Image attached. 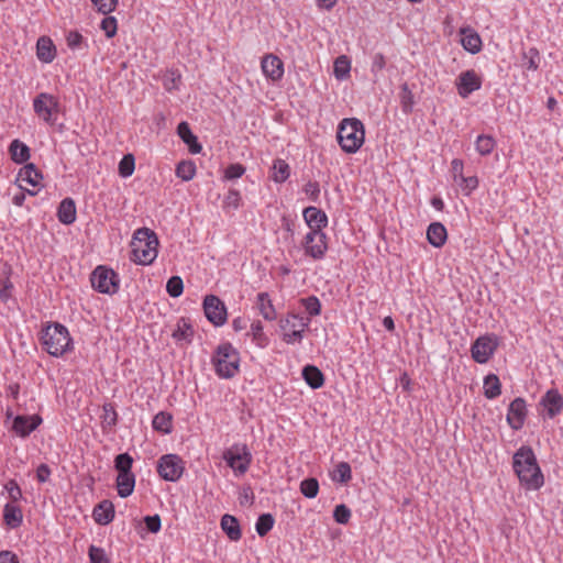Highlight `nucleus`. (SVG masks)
Masks as SVG:
<instances>
[{
  "label": "nucleus",
  "instance_id": "e433bc0d",
  "mask_svg": "<svg viewBox=\"0 0 563 563\" xmlns=\"http://www.w3.org/2000/svg\"><path fill=\"white\" fill-rule=\"evenodd\" d=\"M331 479L340 484H347L352 478V470L347 462H340L330 473Z\"/></svg>",
  "mask_w": 563,
  "mask_h": 563
},
{
  "label": "nucleus",
  "instance_id": "3c124183",
  "mask_svg": "<svg viewBox=\"0 0 563 563\" xmlns=\"http://www.w3.org/2000/svg\"><path fill=\"white\" fill-rule=\"evenodd\" d=\"M100 27L108 38L113 37L118 30L117 19L114 16H104L100 23Z\"/></svg>",
  "mask_w": 563,
  "mask_h": 563
},
{
  "label": "nucleus",
  "instance_id": "774afa93",
  "mask_svg": "<svg viewBox=\"0 0 563 563\" xmlns=\"http://www.w3.org/2000/svg\"><path fill=\"white\" fill-rule=\"evenodd\" d=\"M404 92L406 95L402 97L401 103L405 111H409L412 104V96L411 92L408 90L407 85L402 87Z\"/></svg>",
  "mask_w": 563,
  "mask_h": 563
},
{
  "label": "nucleus",
  "instance_id": "6e6d98bb",
  "mask_svg": "<svg viewBox=\"0 0 563 563\" xmlns=\"http://www.w3.org/2000/svg\"><path fill=\"white\" fill-rule=\"evenodd\" d=\"M88 554L90 563H110L104 550L101 548L90 545Z\"/></svg>",
  "mask_w": 563,
  "mask_h": 563
},
{
  "label": "nucleus",
  "instance_id": "58836bf2",
  "mask_svg": "<svg viewBox=\"0 0 563 563\" xmlns=\"http://www.w3.org/2000/svg\"><path fill=\"white\" fill-rule=\"evenodd\" d=\"M250 335L252 336V341L261 349L266 347L269 343L268 338L264 333V329L261 321L252 322Z\"/></svg>",
  "mask_w": 563,
  "mask_h": 563
},
{
  "label": "nucleus",
  "instance_id": "a878e982",
  "mask_svg": "<svg viewBox=\"0 0 563 563\" xmlns=\"http://www.w3.org/2000/svg\"><path fill=\"white\" fill-rule=\"evenodd\" d=\"M256 308L258 309L261 316L267 321H273L277 318L275 307L267 292L257 294Z\"/></svg>",
  "mask_w": 563,
  "mask_h": 563
},
{
  "label": "nucleus",
  "instance_id": "5701e85b",
  "mask_svg": "<svg viewBox=\"0 0 563 563\" xmlns=\"http://www.w3.org/2000/svg\"><path fill=\"white\" fill-rule=\"evenodd\" d=\"M36 56L43 63H51L56 56V47L47 36H41L36 42Z\"/></svg>",
  "mask_w": 563,
  "mask_h": 563
},
{
  "label": "nucleus",
  "instance_id": "72a5a7b5",
  "mask_svg": "<svg viewBox=\"0 0 563 563\" xmlns=\"http://www.w3.org/2000/svg\"><path fill=\"white\" fill-rule=\"evenodd\" d=\"M152 427L155 431L168 434L173 430V416L166 411H159L152 421Z\"/></svg>",
  "mask_w": 563,
  "mask_h": 563
},
{
  "label": "nucleus",
  "instance_id": "39448f33",
  "mask_svg": "<svg viewBox=\"0 0 563 563\" xmlns=\"http://www.w3.org/2000/svg\"><path fill=\"white\" fill-rule=\"evenodd\" d=\"M211 362L216 374L220 378H232L240 371L239 352L230 343L219 345L212 355Z\"/></svg>",
  "mask_w": 563,
  "mask_h": 563
},
{
  "label": "nucleus",
  "instance_id": "0eeeda50",
  "mask_svg": "<svg viewBox=\"0 0 563 563\" xmlns=\"http://www.w3.org/2000/svg\"><path fill=\"white\" fill-rule=\"evenodd\" d=\"M35 114L48 124H55L59 112L58 98L46 92H41L33 100Z\"/></svg>",
  "mask_w": 563,
  "mask_h": 563
},
{
  "label": "nucleus",
  "instance_id": "603ef678",
  "mask_svg": "<svg viewBox=\"0 0 563 563\" xmlns=\"http://www.w3.org/2000/svg\"><path fill=\"white\" fill-rule=\"evenodd\" d=\"M301 305L305 307L306 311L312 317L318 316L321 312V303L319 299L314 296L301 299Z\"/></svg>",
  "mask_w": 563,
  "mask_h": 563
},
{
  "label": "nucleus",
  "instance_id": "6ab92c4d",
  "mask_svg": "<svg viewBox=\"0 0 563 563\" xmlns=\"http://www.w3.org/2000/svg\"><path fill=\"white\" fill-rule=\"evenodd\" d=\"M549 418H554L563 410V397L556 389H550L541 399Z\"/></svg>",
  "mask_w": 563,
  "mask_h": 563
},
{
  "label": "nucleus",
  "instance_id": "bb28decb",
  "mask_svg": "<svg viewBox=\"0 0 563 563\" xmlns=\"http://www.w3.org/2000/svg\"><path fill=\"white\" fill-rule=\"evenodd\" d=\"M427 239L434 247L443 246L448 239L445 227L440 222L431 223L427 230Z\"/></svg>",
  "mask_w": 563,
  "mask_h": 563
},
{
  "label": "nucleus",
  "instance_id": "09e8293b",
  "mask_svg": "<svg viewBox=\"0 0 563 563\" xmlns=\"http://www.w3.org/2000/svg\"><path fill=\"white\" fill-rule=\"evenodd\" d=\"M132 464L133 459L128 453L119 454L114 461L118 473H132Z\"/></svg>",
  "mask_w": 563,
  "mask_h": 563
},
{
  "label": "nucleus",
  "instance_id": "412c9836",
  "mask_svg": "<svg viewBox=\"0 0 563 563\" xmlns=\"http://www.w3.org/2000/svg\"><path fill=\"white\" fill-rule=\"evenodd\" d=\"M92 517L98 525L106 526L114 518V506L110 500H102L95 506Z\"/></svg>",
  "mask_w": 563,
  "mask_h": 563
},
{
  "label": "nucleus",
  "instance_id": "ea45409f",
  "mask_svg": "<svg viewBox=\"0 0 563 563\" xmlns=\"http://www.w3.org/2000/svg\"><path fill=\"white\" fill-rule=\"evenodd\" d=\"M351 70V62L347 56L341 55L336 57L333 65V73L336 79H345Z\"/></svg>",
  "mask_w": 563,
  "mask_h": 563
},
{
  "label": "nucleus",
  "instance_id": "2eb2a0df",
  "mask_svg": "<svg viewBox=\"0 0 563 563\" xmlns=\"http://www.w3.org/2000/svg\"><path fill=\"white\" fill-rule=\"evenodd\" d=\"M42 175L33 164H27L22 167L18 174V181L20 187L26 190L30 195H35L37 189L42 186Z\"/></svg>",
  "mask_w": 563,
  "mask_h": 563
},
{
  "label": "nucleus",
  "instance_id": "cd10ccee",
  "mask_svg": "<svg viewBox=\"0 0 563 563\" xmlns=\"http://www.w3.org/2000/svg\"><path fill=\"white\" fill-rule=\"evenodd\" d=\"M290 176V166L289 164L282 158H276L273 162L269 177L274 183L283 184Z\"/></svg>",
  "mask_w": 563,
  "mask_h": 563
},
{
  "label": "nucleus",
  "instance_id": "a211bd4d",
  "mask_svg": "<svg viewBox=\"0 0 563 563\" xmlns=\"http://www.w3.org/2000/svg\"><path fill=\"white\" fill-rule=\"evenodd\" d=\"M302 217L310 231L323 232V229L328 225L327 214L316 207L305 208Z\"/></svg>",
  "mask_w": 563,
  "mask_h": 563
},
{
  "label": "nucleus",
  "instance_id": "e2e57ef3",
  "mask_svg": "<svg viewBox=\"0 0 563 563\" xmlns=\"http://www.w3.org/2000/svg\"><path fill=\"white\" fill-rule=\"evenodd\" d=\"M464 163L460 158H454L451 162V173L454 183L459 181V178L463 176Z\"/></svg>",
  "mask_w": 563,
  "mask_h": 563
},
{
  "label": "nucleus",
  "instance_id": "5fc2aeb1",
  "mask_svg": "<svg viewBox=\"0 0 563 563\" xmlns=\"http://www.w3.org/2000/svg\"><path fill=\"white\" fill-rule=\"evenodd\" d=\"M93 7L103 14H109L115 10L118 0H91Z\"/></svg>",
  "mask_w": 563,
  "mask_h": 563
},
{
  "label": "nucleus",
  "instance_id": "f03ea898",
  "mask_svg": "<svg viewBox=\"0 0 563 563\" xmlns=\"http://www.w3.org/2000/svg\"><path fill=\"white\" fill-rule=\"evenodd\" d=\"M158 239L148 228L137 229L131 241V261L140 265L152 264L158 254Z\"/></svg>",
  "mask_w": 563,
  "mask_h": 563
},
{
  "label": "nucleus",
  "instance_id": "338daca9",
  "mask_svg": "<svg viewBox=\"0 0 563 563\" xmlns=\"http://www.w3.org/2000/svg\"><path fill=\"white\" fill-rule=\"evenodd\" d=\"M0 563H19V559L14 553L10 551H1Z\"/></svg>",
  "mask_w": 563,
  "mask_h": 563
},
{
  "label": "nucleus",
  "instance_id": "c756f323",
  "mask_svg": "<svg viewBox=\"0 0 563 563\" xmlns=\"http://www.w3.org/2000/svg\"><path fill=\"white\" fill-rule=\"evenodd\" d=\"M76 205L71 198H65L58 207L57 217L64 224H71L76 220Z\"/></svg>",
  "mask_w": 563,
  "mask_h": 563
},
{
  "label": "nucleus",
  "instance_id": "864d4df0",
  "mask_svg": "<svg viewBox=\"0 0 563 563\" xmlns=\"http://www.w3.org/2000/svg\"><path fill=\"white\" fill-rule=\"evenodd\" d=\"M333 518L338 523L346 525L351 519V510L345 505H338L333 511Z\"/></svg>",
  "mask_w": 563,
  "mask_h": 563
},
{
  "label": "nucleus",
  "instance_id": "37998d69",
  "mask_svg": "<svg viewBox=\"0 0 563 563\" xmlns=\"http://www.w3.org/2000/svg\"><path fill=\"white\" fill-rule=\"evenodd\" d=\"M274 518L271 514H263L258 517L255 529L258 536H266L274 527Z\"/></svg>",
  "mask_w": 563,
  "mask_h": 563
},
{
  "label": "nucleus",
  "instance_id": "4468645a",
  "mask_svg": "<svg viewBox=\"0 0 563 563\" xmlns=\"http://www.w3.org/2000/svg\"><path fill=\"white\" fill-rule=\"evenodd\" d=\"M261 70L268 81L279 82L285 74L284 62L275 54H265L261 58Z\"/></svg>",
  "mask_w": 563,
  "mask_h": 563
},
{
  "label": "nucleus",
  "instance_id": "9d476101",
  "mask_svg": "<svg viewBox=\"0 0 563 563\" xmlns=\"http://www.w3.org/2000/svg\"><path fill=\"white\" fill-rule=\"evenodd\" d=\"M305 254L313 260H322L328 251V236L324 232L309 231L302 239Z\"/></svg>",
  "mask_w": 563,
  "mask_h": 563
},
{
  "label": "nucleus",
  "instance_id": "dca6fc26",
  "mask_svg": "<svg viewBox=\"0 0 563 563\" xmlns=\"http://www.w3.org/2000/svg\"><path fill=\"white\" fill-rule=\"evenodd\" d=\"M481 87L482 78L474 69L461 73L456 79L457 92L462 98L468 97Z\"/></svg>",
  "mask_w": 563,
  "mask_h": 563
},
{
  "label": "nucleus",
  "instance_id": "c9c22d12",
  "mask_svg": "<svg viewBox=\"0 0 563 563\" xmlns=\"http://www.w3.org/2000/svg\"><path fill=\"white\" fill-rule=\"evenodd\" d=\"M484 396L487 399H495L501 393V384L497 375L489 374L484 378Z\"/></svg>",
  "mask_w": 563,
  "mask_h": 563
},
{
  "label": "nucleus",
  "instance_id": "2f4dec72",
  "mask_svg": "<svg viewBox=\"0 0 563 563\" xmlns=\"http://www.w3.org/2000/svg\"><path fill=\"white\" fill-rule=\"evenodd\" d=\"M302 377L312 389H318L324 384V376L322 372L313 365H307L303 367Z\"/></svg>",
  "mask_w": 563,
  "mask_h": 563
},
{
  "label": "nucleus",
  "instance_id": "9b49d317",
  "mask_svg": "<svg viewBox=\"0 0 563 563\" xmlns=\"http://www.w3.org/2000/svg\"><path fill=\"white\" fill-rule=\"evenodd\" d=\"M184 470V461L176 454L163 455L157 462V473L165 481H178L181 477Z\"/></svg>",
  "mask_w": 563,
  "mask_h": 563
},
{
  "label": "nucleus",
  "instance_id": "6e6552de",
  "mask_svg": "<svg viewBox=\"0 0 563 563\" xmlns=\"http://www.w3.org/2000/svg\"><path fill=\"white\" fill-rule=\"evenodd\" d=\"M223 459L235 474L243 475L251 465L252 454L245 444H233L223 452Z\"/></svg>",
  "mask_w": 563,
  "mask_h": 563
},
{
  "label": "nucleus",
  "instance_id": "7ed1b4c3",
  "mask_svg": "<svg viewBox=\"0 0 563 563\" xmlns=\"http://www.w3.org/2000/svg\"><path fill=\"white\" fill-rule=\"evenodd\" d=\"M40 341L43 349L55 357H60L73 349L68 329L58 322L45 325L41 332Z\"/></svg>",
  "mask_w": 563,
  "mask_h": 563
},
{
  "label": "nucleus",
  "instance_id": "49530a36",
  "mask_svg": "<svg viewBox=\"0 0 563 563\" xmlns=\"http://www.w3.org/2000/svg\"><path fill=\"white\" fill-rule=\"evenodd\" d=\"M455 184L465 196H470L478 187V178L476 176L465 177L463 175Z\"/></svg>",
  "mask_w": 563,
  "mask_h": 563
},
{
  "label": "nucleus",
  "instance_id": "c85d7f7f",
  "mask_svg": "<svg viewBox=\"0 0 563 563\" xmlns=\"http://www.w3.org/2000/svg\"><path fill=\"white\" fill-rule=\"evenodd\" d=\"M220 526L230 540L239 541L241 539L240 523L234 516L228 514L222 516Z\"/></svg>",
  "mask_w": 563,
  "mask_h": 563
},
{
  "label": "nucleus",
  "instance_id": "7c9ffc66",
  "mask_svg": "<svg viewBox=\"0 0 563 563\" xmlns=\"http://www.w3.org/2000/svg\"><path fill=\"white\" fill-rule=\"evenodd\" d=\"M134 486L135 476L133 473H118L117 489L120 497H129L133 493Z\"/></svg>",
  "mask_w": 563,
  "mask_h": 563
},
{
  "label": "nucleus",
  "instance_id": "f257e3e1",
  "mask_svg": "<svg viewBox=\"0 0 563 563\" xmlns=\"http://www.w3.org/2000/svg\"><path fill=\"white\" fill-rule=\"evenodd\" d=\"M512 467L525 489L538 490L543 486L544 477L530 446L522 445L516 451L512 457Z\"/></svg>",
  "mask_w": 563,
  "mask_h": 563
},
{
  "label": "nucleus",
  "instance_id": "de8ad7c7",
  "mask_svg": "<svg viewBox=\"0 0 563 563\" xmlns=\"http://www.w3.org/2000/svg\"><path fill=\"white\" fill-rule=\"evenodd\" d=\"M184 290V283L179 276H173L166 284V291L170 297H179Z\"/></svg>",
  "mask_w": 563,
  "mask_h": 563
},
{
  "label": "nucleus",
  "instance_id": "79ce46f5",
  "mask_svg": "<svg viewBox=\"0 0 563 563\" xmlns=\"http://www.w3.org/2000/svg\"><path fill=\"white\" fill-rule=\"evenodd\" d=\"M176 175L180 179L188 181L196 175V165L191 161H183L176 167Z\"/></svg>",
  "mask_w": 563,
  "mask_h": 563
},
{
  "label": "nucleus",
  "instance_id": "4c0bfd02",
  "mask_svg": "<svg viewBox=\"0 0 563 563\" xmlns=\"http://www.w3.org/2000/svg\"><path fill=\"white\" fill-rule=\"evenodd\" d=\"M496 147V141L492 135L481 134L475 141V150L482 156L493 153Z\"/></svg>",
  "mask_w": 563,
  "mask_h": 563
},
{
  "label": "nucleus",
  "instance_id": "4be33fe9",
  "mask_svg": "<svg viewBox=\"0 0 563 563\" xmlns=\"http://www.w3.org/2000/svg\"><path fill=\"white\" fill-rule=\"evenodd\" d=\"M461 33V44L467 52L476 54L482 49V38L477 32L470 27H463Z\"/></svg>",
  "mask_w": 563,
  "mask_h": 563
},
{
  "label": "nucleus",
  "instance_id": "680f3d73",
  "mask_svg": "<svg viewBox=\"0 0 563 563\" xmlns=\"http://www.w3.org/2000/svg\"><path fill=\"white\" fill-rule=\"evenodd\" d=\"M144 522L147 530L152 533H156L161 530V518L158 515L146 516Z\"/></svg>",
  "mask_w": 563,
  "mask_h": 563
},
{
  "label": "nucleus",
  "instance_id": "1a4fd4ad",
  "mask_svg": "<svg viewBox=\"0 0 563 563\" xmlns=\"http://www.w3.org/2000/svg\"><path fill=\"white\" fill-rule=\"evenodd\" d=\"M92 287L102 294H115L119 290V277L115 272L106 266H98L91 274Z\"/></svg>",
  "mask_w": 563,
  "mask_h": 563
},
{
  "label": "nucleus",
  "instance_id": "a19ab883",
  "mask_svg": "<svg viewBox=\"0 0 563 563\" xmlns=\"http://www.w3.org/2000/svg\"><path fill=\"white\" fill-rule=\"evenodd\" d=\"M181 75L177 69L167 70L163 76V85L167 91L178 90Z\"/></svg>",
  "mask_w": 563,
  "mask_h": 563
},
{
  "label": "nucleus",
  "instance_id": "473e14b6",
  "mask_svg": "<svg viewBox=\"0 0 563 563\" xmlns=\"http://www.w3.org/2000/svg\"><path fill=\"white\" fill-rule=\"evenodd\" d=\"M3 520L10 528H18L23 520L22 510L14 503L7 504L3 508Z\"/></svg>",
  "mask_w": 563,
  "mask_h": 563
},
{
  "label": "nucleus",
  "instance_id": "69168bd1",
  "mask_svg": "<svg viewBox=\"0 0 563 563\" xmlns=\"http://www.w3.org/2000/svg\"><path fill=\"white\" fill-rule=\"evenodd\" d=\"M51 470L46 464H41L36 470V478L38 482L44 483L48 479Z\"/></svg>",
  "mask_w": 563,
  "mask_h": 563
},
{
  "label": "nucleus",
  "instance_id": "423d86ee",
  "mask_svg": "<svg viewBox=\"0 0 563 563\" xmlns=\"http://www.w3.org/2000/svg\"><path fill=\"white\" fill-rule=\"evenodd\" d=\"M309 323L310 320L303 318L302 316L288 313L284 319L280 320L283 340L288 344L300 342Z\"/></svg>",
  "mask_w": 563,
  "mask_h": 563
},
{
  "label": "nucleus",
  "instance_id": "20e7f679",
  "mask_svg": "<svg viewBox=\"0 0 563 563\" xmlns=\"http://www.w3.org/2000/svg\"><path fill=\"white\" fill-rule=\"evenodd\" d=\"M338 143L347 154L356 153L365 141V129L362 121L356 118H345L338 126Z\"/></svg>",
  "mask_w": 563,
  "mask_h": 563
},
{
  "label": "nucleus",
  "instance_id": "b1692460",
  "mask_svg": "<svg viewBox=\"0 0 563 563\" xmlns=\"http://www.w3.org/2000/svg\"><path fill=\"white\" fill-rule=\"evenodd\" d=\"M40 421L41 419L36 416H18L13 421V429L21 437H26L37 428Z\"/></svg>",
  "mask_w": 563,
  "mask_h": 563
},
{
  "label": "nucleus",
  "instance_id": "4d7b16f0",
  "mask_svg": "<svg viewBox=\"0 0 563 563\" xmlns=\"http://www.w3.org/2000/svg\"><path fill=\"white\" fill-rule=\"evenodd\" d=\"M241 203V196L240 192L235 189H230L224 197L223 205L224 207L238 209Z\"/></svg>",
  "mask_w": 563,
  "mask_h": 563
},
{
  "label": "nucleus",
  "instance_id": "052dcab7",
  "mask_svg": "<svg viewBox=\"0 0 563 563\" xmlns=\"http://www.w3.org/2000/svg\"><path fill=\"white\" fill-rule=\"evenodd\" d=\"M5 489L8 490L9 497L13 503L18 501L22 497V492L18 483L13 479L5 484Z\"/></svg>",
  "mask_w": 563,
  "mask_h": 563
},
{
  "label": "nucleus",
  "instance_id": "0e129e2a",
  "mask_svg": "<svg viewBox=\"0 0 563 563\" xmlns=\"http://www.w3.org/2000/svg\"><path fill=\"white\" fill-rule=\"evenodd\" d=\"M66 40L70 48H77L82 42V35L78 32H69Z\"/></svg>",
  "mask_w": 563,
  "mask_h": 563
},
{
  "label": "nucleus",
  "instance_id": "f704fd0d",
  "mask_svg": "<svg viewBox=\"0 0 563 563\" xmlns=\"http://www.w3.org/2000/svg\"><path fill=\"white\" fill-rule=\"evenodd\" d=\"M9 152L12 161L15 163H24L30 157V148L20 140H13L10 144Z\"/></svg>",
  "mask_w": 563,
  "mask_h": 563
},
{
  "label": "nucleus",
  "instance_id": "13d9d810",
  "mask_svg": "<svg viewBox=\"0 0 563 563\" xmlns=\"http://www.w3.org/2000/svg\"><path fill=\"white\" fill-rule=\"evenodd\" d=\"M245 167L241 164H231L224 172V178L228 180L240 178L244 175Z\"/></svg>",
  "mask_w": 563,
  "mask_h": 563
},
{
  "label": "nucleus",
  "instance_id": "c03bdc74",
  "mask_svg": "<svg viewBox=\"0 0 563 563\" xmlns=\"http://www.w3.org/2000/svg\"><path fill=\"white\" fill-rule=\"evenodd\" d=\"M119 175L123 178L130 177L135 169V159L132 154L124 155L119 162Z\"/></svg>",
  "mask_w": 563,
  "mask_h": 563
},
{
  "label": "nucleus",
  "instance_id": "ddd939ff",
  "mask_svg": "<svg viewBox=\"0 0 563 563\" xmlns=\"http://www.w3.org/2000/svg\"><path fill=\"white\" fill-rule=\"evenodd\" d=\"M203 310L207 319L216 327L227 322V308L224 302L214 295H208L203 300Z\"/></svg>",
  "mask_w": 563,
  "mask_h": 563
},
{
  "label": "nucleus",
  "instance_id": "f3484780",
  "mask_svg": "<svg viewBox=\"0 0 563 563\" xmlns=\"http://www.w3.org/2000/svg\"><path fill=\"white\" fill-rule=\"evenodd\" d=\"M526 415V401L522 398H516L509 405L507 421L514 430H519L523 426Z\"/></svg>",
  "mask_w": 563,
  "mask_h": 563
},
{
  "label": "nucleus",
  "instance_id": "8fccbe9b",
  "mask_svg": "<svg viewBox=\"0 0 563 563\" xmlns=\"http://www.w3.org/2000/svg\"><path fill=\"white\" fill-rule=\"evenodd\" d=\"M102 423L103 427L113 428L118 422V413L112 405L107 404L102 407Z\"/></svg>",
  "mask_w": 563,
  "mask_h": 563
},
{
  "label": "nucleus",
  "instance_id": "bf43d9fd",
  "mask_svg": "<svg viewBox=\"0 0 563 563\" xmlns=\"http://www.w3.org/2000/svg\"><path fill=\"white\" fill-rule=\"evenodd\" d=\"M302 191L308 196V198L316 202L319 199L320 196V186L318 181H308L303 188Z\"/></svg>",
  "mask_w": 563,
  "mask_h": 563
},
{
  "label": "nucleus",
  "instance_id": "aec40b11",
  "mask_svg": "<svg viewBox=\"0 0 563 563\" xmlns=\"http://www.w3.org/2000/svg\"><path fill=\"white\" fill-rule=\"evenodd\" d=\"M195 334V330L189 319L180 318L177 320L173 332L172 338L178 344H188L192 341Z\"/></svg>",
  "mask_w": 563,
  "mask_h": 563
},
{
  "label": "nucleus",
  "instance_id": "393cba45",
  "mask_svg": "<svg viewBox=\"0 0 563 563\" xmlns=\"http://www.w3.org/2000/svg\"><path fill=\"white\" fill-rule=\"evenodd\" d=\"M177 133L183 142L188 145L190 153L199 154L201 152L202 146L198 142L197 136L192 134L187 122H180L178 124Z\"/></svg>",
  "mask_w": 563,
  "mask_h": 563
},
{
  "label": "nucleus",
  "instance_id": "f8f14e48",
  "mask_svg": "<svg viewBox=\"0 0 563 563\" xmlns=\"http://www.w3.org/2000/svg\"><path fill=\"white\" fill-rule=\"evenodd\" d=\"M498 347L497 338L494 335H483L472 344L471 353L475 362L479 364L487 363Z\"/></svg>",
  "mask_w": 563,
  "mask_h": 563
},
{
  "label": "nucleus",
  "instance_id": "a18cd8bd",
  "mask_svg": "<svg viewBox=\"0 0 563 563\" xmlns=\"http://www.w3.org/2000/svg\"><path fill=\"white\" fill-rule=\"evenodd\" d=\"M300 492L307 498H314L319 492V483L316 478H306L300 483Z\"/></svg>",
  "mask_w": 563,
  "mask_h": 563
}]
</instances>
